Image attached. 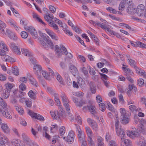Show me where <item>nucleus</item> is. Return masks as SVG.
I'll use <instances>...</instances> for the list:
<instances>
[{"label":"nucleus","mask_w":146,"mask_h":146,"mask_svg":"<svg viewBox=\"0 0 146 146\" xmlns=\"http://www.w3.org/2000/svg\"><path fill=\"white\" fill-rule=\"evenodd\" d=\"M126 56L127 58V61L129 64L134 68L136 66H135L136 62L135 60L132 59L130 55L129 54H126Z\"/></svg>","instance_id":"4be33fe9"},{"label":"nucleus","mask_w":146,"mask_h":146,"mask_svg":"<svg viewBox=\"0 0 146 146\" xmlns=\"http://www.w3.org/2000/svg\"><path fill=\"white\" fill-rule=\"evenodd\" d=\"M34 69L35 70V73L37 75H39V74L40 73V71L42 70V68L39 65L36 64L34 65Z\"/></svg>","instance_id":"b1692460"},{"label":"nucleus","mask_w":146,"mask_h":146,"mask_svg":"<svg viewBox=\"0 0 146 146\" xmlns=\"http://www.w3.org/2000/svg\"><path fill=\"white\" fill-rule=\"evenodd\" d=\"M106 9L109 11L110 13H113L114 14H117L116 11H117L111 7H108L106 8Z\"/></svg>","instance_id":"bf43d9fd"},{"label":"nucleus","mask_w":146,"mask_h":146,"mask_svg":"<svg viewBox=\"0 0 146 146\" xmlns=\"http://www.w3.org/2000/svg\"><path fill=\"white\" fill-rule=\"evenodd\" d=\"M103 141V138L100 136H98L97 139L98 146H104V145Z\"/></svg>","instance_id":"e433bc0d"},{"label":"nucleus","mask_w":146,"mask_h":146,"mask_svg":"<svg viewBox=\"0 0 146 146\" xmlns=\"http://www.w3.org/2000/svg\"><path fill=\"white\" fill-rule=\"evenodd\" d=\"M90 90L92 93L93 94H95L96 92V86L92 84H90Z\"/></svg>","instance_id":"338daca9"},{"label":"nucleus","mask_w":146,"mask_h":146,"mask_svg":"<svg viewBox=\"0 0 146 146\" xmlns=\"http://www.w3.org/2000/svg\"><path fill=\"white\" fill-rule=\"evenodd\" d=\"M7 90L8 89L11 90L13 87V84H11L9 83H6L5 85Z\"/></svg>","instance_id":"13d9d810"},{"label":"nucleus","mask_w":146,"mask_h":146,"mask_svg":"<svg viewBox=\"0 0 146 146\" xmlns=\"http://www.w3.org/2000/svg\"><path fill=\"white\" fill-rule=\"evenodd\" d=\"M6 27V24L0 20V33H5L3 28H5Z\"/></svg>","instance_id":"c756f323"},{"label":"nucleus","mask_w":146,"mask_h":146,"mask_svg":"<svg viewBox=\"0 0 146 146\" xmlns=\"http://www.w3.org/2000/svg\"><path fill=\"white\" fill-rule=\"evenodd\" d=\"M116 119L115 120V129L121 128V127L119 125L118 117L117 115L116 114Z\"/></svg>","instance_id":"09e8293b"},{"label":"nucleus","mask_w":146,"mask_h":146,"mask_svg":"<svg viewBox=\"0 0 146 146\" xmlns=\"http://www.w3.org/2000/svg\"><path fill=\"white\" fill-rule=\"evenodd\" d=\"M31 83L33 85L37 87L38 86V84L36 80L33 78H31L30 79Z\"/></svg>","instance_id":"5fc2aeb1"},{"label":"nucleus","mask_w":146,"mask_h":146,"mask_svg":"<svg viewBox=\"0 0 146 146\" xmlns=\"http://www.w3.org/2000/svg\"><path fill=\"white\" fill-rule=\"evenodd\" d=\"M10 142L7 137L0 132V146H6L5 144L9 145Z\"/></svg>","instance_id":"39448f33"},{"label":"nucleus","mask_w":146,"mask_h":146,"mask_svg":"<svg viewBox=\"0 0 146 146\" xmlns=\"http://www.w3.org/2000/svg\"><path fill=\"white\" fill-rule=\"evenodd\" d=\"M36 93L33 92L32 90H30L28 93L29 97L33 99H35L36 98Z\"/></svg>","instance_id":"f704fd0d"},{"label":"nucleus","mask_w":146,"mask_h":146,"mask_svg":"<svg viewBox=\"0 0 146 146\" xmlns=\"http://www.w3.org/2000/svg\"><path fill=\"white\" fill-rule=\"evenodd\" d=\"M120 143L121 145L124 144L126 146H129L132 144L131 142L129 139H125V137L121 139Z\"/></svg>","instance_id":"a878e982"},{"label":"nucleus","mask_w":146,"mask_h":146,"mask_svg":"<svg viewBox=\"0 0 146 146\" xmlns=\"http://www.w3.org/2000/svg\"><path fill=\"white\" fill-rule=\"evenodd\" d=\"M69 69L72 74L75 76L78 73V71L76 67L73 64H70L69 65Z\"/></svg>","instance_id":"aec40b11"},{"label":"nucleus","mask_w":146,"mask_h":146,"mask_svg":"<svg viewBox=\"0 0 146 146\" xmlns=\"http://www.w3.org/2000/svg\"><path fill=\"white\" fill-rule=\"evenodd\" d=\"M0 105L3 107L0 111V115L11 119L12 117L9 112L8 111V108L7 107V105L3 99L0 97Z\"/></svg>","instance_id":"f257e3e1"},{"label":"nucleus","mask_w":146,"mask_h":146,"mask_svg":"<svg viewBox=\"0 0 146 146\" xmlns=\"http://www.w3.org/2000/svg\"><path fill=\"white\" fill-rule=\"evenodd\" d=\"M75 116L76 120L79 124H81L82 123V120L81 117H80V115L78 114H76Z\"/></svg>","instance_id":"4d7b16f0"},{"label":"nucleus","mask_w":146,"mask_h":146,"mask_svg":"<svg viewBox=\"0 0 146 146\" xmlns=\"http://www.w3.org/2000/svg\"><path fill=\"white\" fill-rule=\"evenodd\" d=\"M9 38L11 39H12L14 40H17L18 38L17 37V36L16 34L13 32L12 33L11 36H9Z\"/></svg>","instance_id":"69168bd1"},{"label":"nucleus","mask_w":146,"mask_h":146,"mask_svg":"<svg viewBox=\"0 0 146 146\" xmlns=\"http://www.w3.org/2000/svg\"><path fill=\"white\" fill-rule=\"evenodd\" d=\"M88 110L90 111L93 114H94L96 113V108L94 106L91 105L90 106H87Z\"/></svg>","instance_id":"ea45409f"},{"label":"nucleus","mask_w":146,"mask_h":146,"mask_svg":"<svg viewBox=\"0 0 146 146\" xmlns=\"http://www.w3.org/2000/svg\"><path fill=\"white\" fill-rule=\"evenodd\" d=\"M42 73L43 76L46 79L49 80L50 79V76L48 74L45 70H42Z\"/></svg>","instance_id":"864d4df0"},{"label":"nucleus","mask_w":146,"mask_h":146,"mask_svg":"<svg viewBox=\"0 0 146 146\" xmlns=\"http://www.w3.org/2000/svg\"><path fill=\"white\" fill-rule=\"evenodd\" d=\"M108 105V108L109 110L112 111H114L115 109L113 106L111 105V104H110V102H109L107 103V105Z\"/></svg>","instance_id":"0e129e2a"},{"label":"nucleus","mask_w":146,"mask_h":146,"mask_svg":"<svg viewBox=\"0 0 146 146\" xmlns=\"http://www.w3.org/2000/svg\"><path fill=\"white\" fill-rule=\"evenodd\" d=\"M130 110L132 112L135 113L137 111H139L141 110V108H137L135 105L132 104L129 106Z\"/></svg>","instance_id":"412c9836"},{"label":"nucleus","mask_w":146,"mask_h":146,"mask_svg":"<svg viewBox=\"0 0 146 146\" xmlns=\"http://www.w3.org/2000/svg\"><path fill=\"white\" fill-rule=\"evenodd\" d=\"M4 31L5 32L4 34L2 33H0V34L3 35H7L8 36L9 38V36H11L12 33H13V32H12L11 31L10 29H9L6 28V31H5V30L4 29Z\"/></svg>","instance_id":"72a5a7b5"},{"label":"nucleus","mask_w":146,"mask_h":146,"mask_svg":"<svg viewBox=\"0 0 146 146\" xmlns=\"http://www.w3.org/2000/svg\"><path fill=\"white\" fill-rule=\"evenodd\" d=\"M22 136L23 139L25 142H29L30 141V139L29 138L25 133H23L22 134Z\"/></svg>","instance_id":"49530a36"},{"label":"nucleus","mask_w":146,"mask_h":146,"mask_svg":"<svg viewBox=\"0 0 146 146\" xmlns=\"http://www.w3.org/2000/svg\"><path fill=\"white\" fill-rule=\"evenodd\" d=\"M6 53H3L1 56V58L4 61L6 62H15V60L13 58H12L9 56L5 54Z\"/></svg>","instance_id":"2eb2a0df"},{"label":"nucleus","mask_w":146,"mask_h":146,"mask_svg":"<svg viewBox=\"0 0 146 146\" xmlns=\"http://www.w3.org/2000/svg\"><path fill=\"white\" fill-rule=\"evenodd\" d=\"M99 109L102 111H104L106 109L105 104L102 103L99 104Z\"/></svg>","instance_id":"e2e57ef3"},{"label":"nucleus","mask_w":146,"mask_h":146,"mask_svg":"<svg viewBox=\"0 0 146 146\" xmlns=\"http://www.w3.org/2000/svg\"><path fill=\"white\" fill-rule=\"evenodd\" d=\"M39 43L41 45L42 47L44 48H47L48 47V46L45 42L42 40V38H40Z\"/></svg>","instance_id":"37998d69"},{"label":"nucleus","mask_w":146,"mask_h":146,"mask_svg":"<svg viewBox=\"0 0 146 146\" xmlns=\"http://www.w3.org/2000/svg\"><path fill=\"white\" fill-rule=\"evenodd\" d=\"M60 96L63 103V105L65 107L66 111H68L67 116L69 119L70 121H73L74 119V117L72 113L69 112L70 110V106L68 104L69 100L64 93H62Z\"/></svg>","instance_id":"f03ea898"},{"label":"nucleus","mask_w":146,"mask_h":146,"mask_svg":"<svg viewBox=\"0 0 146 146\" xmlns=\"http://www.w3.org/2000/svg\"><path fill=\"white\" fill-rule=\"evenodd\" d=\"M1 128L3 132L5 133L9 134L10 132V129L6 123H2L1 125Z\"/></svg>","instance_id":"dca6fc26"},{"label":"nucleus","mask_w":146,"mask_h":146,"mask_svg":"<svg viewBox=\"0 0 146 146\" xmlns=\"http://www.w3.org/2000/svg\"><path fill=\"white\" fill-rule=\"evenodd\" d=\"M10 95V91L8 90H5L4 92L2 94V97L5 99L8 98Z\"/></svg>","instance_id":"c03bdc74"},{"label":"nucleus","mask_w":146,"mask_h":146,"mask_svg":"<svg viewBox=\"0 0 146 146\" xmlns=\"http://www.w3.org/2000/svg\"><path fill=\"white\" fill-rule=\"evenodd\" d=\"M129 116H122L121 118V122L123 124H126L129 122Z\"/></svg>","instance_id":"c85d7f7f"},{"label":"nucleus","mask_w":146,"mask_h":146,"mask_svg":"<svg viewBox=\"0 0 146 146\" xmlns=\"http://www.w3.org/2000/svg\"><path fill=\"white\" fill-rule=\"evenodd\" d=\"M50 113L52 117L54 120H56L58 118H59L58 112L57 110H55L54 112L50 111Z\"/></svg>","instance_id":"bb28decb"},{"label":"nucleus","mask_w":146,"mask_h":146,"mask_svg":"<svg viewBox=\"0 0 146 146\" xmlns=\"http://www.w3.org/2000/svg\"><path fill=\"white\" fill-rule=\"evenodd\" d=\"M21 51L22 54L28 56H32V54L31 52L29 50L24 48H21Z\"/></svg>","instance_id":"5701e85b"},{"label":"nucleus","mask_w":146,"mask_h":146,"mask_svg":"<svg viewBox=\"0 0 146 146\" xmlns=\"http://www.w3.org/2000/svg\"><path fill=\"white\" fill-rule=\"evenodd\" d=\"M119 111L122 117L129 115L125 109L124 108H120L119 109Z\"/></svg>","instance_id":"a19ab883"},{"label":"nucleus","mask_w":146,"mask_h":146,"mask_svg":"<svg viewBox=\"0 0 146 146\" xmlns=\"http://www.w3.org/2000/svg\"><path fill=\"white\" fill-rule=\"evenodd\" d=\"M85 130L88 137V140L89 146H94V143L92 138L93 133L92 130L90 127L87 126L85 127Z\"/></svg>","instance_id":"20e7f679"},{"label":"nucleus","mask_w":146,"mask_h":146,"mask_svg":"<svg viewBox=\"0 0 146 146\" xmlns=\"http://www.w3.org/2000/svg\"><path fill=\"white\" fill-rule=\"evenodd\" d=\"M135 129V130H133L131 131H127V135L132 139L139 136L140 135L139 133Z\"/></svg>","instance_id":"ddd939ff"},{"label":"nucleus","mask_w":146,"mask_h":146,"mask_svg":"<svg viewBox=\"0 0 146 146\" xmlns=\"http://www.w3.org/2000/svg\"><path fill=\"white\" fill-rule=\"evenodd\" d=\"M134 68L135 70L136 73L139 75H142V74H143L144 73H145L144 70L143 69H141L137 66L135 67Z\"/></svg>","instance_id":"c9c22d12"},{"label":"nucleus","mask_w":146,"mask_h":146,"mask_svg":"<svg viewBox=\"0 0 146 146\" xmlns=\"http://www.w3.org/2000/svg\"><path fill=\"white\" fill-rule=\"evenodd\" d=\"M108 16L111 18V19L115 21H117L119 22H122L123 21V20L119 17H116L114 15L109 14L108 15Z\"/></svg>","instance_id":"a18cd8bd"},{"label":"nucleus","mask_w":146,"mask_h":146,"mask_svg":"<svg viewBox=\"0 0 146 146\" xmlns=\"http://www.w3.org/2000/svg\"><path fill=\"white\" fill-rule=\"evenodd\" d=\"M0 55H2L4 53H7L8 52L9 49L3 40H1L0 42Z\"/></svg>","instance_id":"1a4fd4ad"},{"label":"nucleus","mask_w":146,"mask_h":146,"mask_svg":"<svg viewBox=\"0 0 146 146\" xmlns=\"http://www.w3.org/2000/svg\"><path fill=\"white\" fill-rule=\"evenodd\" d=\"M127 11L129 14H134L136 11V7L134 5H129L127 7Z\"/></svg>","instance_id":"a211bd4d"},{"label":"nucleus","mask_w":146,"mask_h":146,"mask_svg":"<svg viewBox=\"0 0 146 146\" xmlns=\"http://www.w3.org/2000/svg\"><path fill=\"white\" fill-rule=\"evenodd\" d=\"M55 51L56 53L58 56L59 57L61 56L62 54H64L66 55L67 53V51L66 49L62 45H60V48H59L58 45H56L55 46Z\"/></svg>","instance_id":"7ed1b4c3"},{"label":"nucleus","mask_w":146,"mask_h":146,"mask_svg":"<svg viewBox=\"0 0 146 146\" xmlns=\"http://www.w3.org/2000/svg\"><path fill=\"white\" fill-rule=\"evenodd\" d=\"M142 139L141 140H140L139 142V146H146V141L144 140L143 137L141 138Z\"/></svg>","instance_id":"6e6d98bb"},{"label":"nucleus","mask_w":146,"mask_h":146,"mask_svg":"<svg viewBox=\"0 0 146 146\" xmlns=\"http://www.w3.org/2000/svg\"><path fill=\"white\" fill-rule=\"evenodd\" d=\"M122 68L126 75H132L133 74L132 71L129 68L125 67H122Z\"/></svg>","instance_id":"2f4dec72"},{"label":"nucleus","mask_w":146,"mask_h":146,"mask_svg":"<svg viewBox=\"0 0 146 146\" xmlns=\"http://www.w3.org/2000/svg\"><path fill=\"white\" fill-rule=\"evenodd\" d=\"M126 2V0H122L121 1L118 7V9L119 10L121 11H123L125 7Z\"/></svg>","instance_id":"cd10ccee"},{"label":"nucleus","mask_w":146,"mask_h":146,"mask_svg":"<svg viewBox=\"0 0 146 146\" xmlns=\"http://www.w3.org/2000/svg\"><path fill=\"white\" fill-rule=\"evenodd\" d=\"M77 81L78 84L81 87H83L85 84L84 81L83 80L82 78L80 76L77 77Z\"/></svg>","instance_id":"7c9ffc66"},{"label":"nucleus","mask_w":146,"mask_h":146,"mask_svg":"<svg viewBox=\"0 0 146 146\" xmlns=\"http://www.w3.org/2000/svg\"><path fill=\"white\" fill-rule=\"evenodd\" d=\"M12 70V73L15 75H18L19 74V71L18 68L16 66H15L11 68Z\"/></svg>","instance_id":"4c0bfd02"},{"label":"nucleus","mask_w":146,"mask_h":146,"mask_svg":"<svg viewBox=\"0 0 146 146\" xmlns=\"http://www.w3.org/2000/svg\"><path fill=\"white\" fill-rule=\"evenodd\" d=\"M24 29L26 31L30 33L33 38H37V33L33 27L31 26H25Z\"/></svg>","instance_id":"0eeeda50"},{"label":"nucleus","mask_w":146,"mask_h":146,"mask_svg":"<svg viewBox=\"0 0 146 146\" xmlns=\"http://www.w3.org/2000/svg\"><path fill=\"white\" fill-rule=\"evenodd\" d=\"M28 114L32 117H34L40 121L44 120V117L39 114L34 113L31 111L29 110L28 111Z\"/></svg>","instance_id":"9b49d317"},{"label":"nucleus","mask_w":146,"mask_h":146,"mask_svg":"<svg viewBox=\"0 0 146 146\" xmlns=\"http://www.w3.org/2000/svg\"><path fill=\"white\" fill-rule=\"evenodd\" d=\"M115 131L117 135L121 139L125 137L124 130L121 127L115 129Z\"/></svg>","instance_id":"f3484780"},{"label":"nucleus","mask_w":146,"mask_h":146,"mask_svg":"<svg viewBox=\"0 0 146 146\" xmlns=\"http://www.w3.org/2000/svg\"><path fill=\"white\" fill-rule=\"evenodd\" d=\"M33 16L34 19L36 20L38 22L45 25V23L41 19L40 17L36 13H33Z\"/></svg>","instance_id":"393cba45"},{"label":"nucleus","mask_w":146,"mask_h":146,"mask_svg":"<svg viewBox=\"0 0 146 146\" xmlns=\"http://www.w3.org/2000/svg\"><path fill=\"white\" fill-rule=\"evenodd\" d=\"M11 142L13 146H25L24 143L19 139L14 138L11 140Z\"/></svg>","instance_id":"9d476101"},{"label":"nucleus","mask_w":146,"mask_h":146,"mask_svg":"<svg viewBox=\"0 0 146 146\" xmlns=\"http://www.w3.org/2000/svg\"><path fill=\"white\" fill-rule=\"evenodd\" d=\"M16 110L18 113L21 115H23L24 112L23 109L21 106H16Z\"/></svg>","instance_id":"de8ad7c7"},{"label":"nucleus","mask_w":146,"mask_h":146,"mask_svg":"<svg viewBox=\"0 0 146 146\" xmlns=\"http://www.w3.org/2000/svg\"><path fill=\"white\" fill-rule=\"evenodd\" d=\"M7 23L12 26V27L16 23L13 19H7Z\"/></svg>","instance_id":"8fccbe9b"},{"label":"nucleus","mask_w":146,"mask_h":146,"mask_svg":"<svg viewBox=\"0 0 146 146\" xmlns=\"http://www.w3.org/2000/svg\"><path fill=\"white\" fill-rule=\"evenodd\" d=\"M65 131V128L64 126H62L60 129L59 132L61 135H64Z\"/></svg>","instance_id":"680f3d73"},{"label":"nucleus","mask_w":146,"mask_h":146,"mask_svg":"<svg viewBox=\"0 0 146 146\" xmlns=\"http://www.w3.org/2000/svg\"><path fill=\"white\" fill-rule=\"evenodd\" d=\"M91 126L93 129L96 132L98 130V125L96 121L94 122L93 124H92Z\"/></svg>","instance_id":"603ef678"},{"label":"nucleus","mask_w":146,"mask_h":146,"mask_svg":"<svg viewBox=\"0 0 146 146\" xmlns=\"http://www.w3.org/2000/svg\"><path fill=\"white\" fill-rule=\"evenodd\" d=\"M10 48L14 53L18 55H20L21 52L20 49L18 48L17 46H16L15 43L11 42L9 44Z\"/></svg>","instance_id":"f8f14e48"},{"label":"nucleus","mask_w":146,"mask_h":146,"mask_svg":"<svg viewBox=\"0 0 146 146\" xmlns=\"http://www.w3.org/2000/svg\"><path fill=\"white\" fill-rule=\"evenodd\" d=\"M45 30L52 39L55 41H57L58 40V37L53 31L50 29L47 28L45 29Z\"/></svg>","instance_id":"4468645a"},{"label":"nucleus","mask_w":146,"mask_h":146,"mask_svg":"<svg viewBox=\"0 0 146 146\" xmlns=\"http://www.w3.org/2000/svg\"><path fill=\"white\" fill-rule=\"evenodd\" d=\"M57 23L60 25V26L63 29L67 28L68 26L66 24H63L62 22L60 20L58 21Z\"/></svg>","instance_id":"052dcab7"},{"label":"nucleus","mask_w":146,"mask_h":146,"mask_svg":"<svg viewBox=\"0 0 146 146\" xmlns=\"http://www.w3.org/2000/svg\"><path fill=\"white\" fill-rule=\"evenodd\" d=\"M144 5L141 4L138 6L136 8V13L139 16H143L145 11Z\"/></svg>","instance_id":"6e6552de"},{"label":"nucleus","mask_w":146,"mask_h":146,"mask_svg":"<svg viewBox=\"0 0 146 146\" xmlns=\"http://www.w3.org/2000/svg\"><path fill=\"white\" fill-rule=\"evenodd\" d=\"M98 26H99L102 29H104L106 32L107 31V30L109 27H107L105 25L102 24L100 22H99L98 23Z\"/></svg>","instance_id":"3c124183"},{"label":"nucleus","mask_w":146,"mask_h":146,"mask_svg":"<svg viewBox=\"0 0 146 146\" xmlns=\"http://www.w3.org/2000/svg\"><path fill=\"white\" fill-rule=\"evenodd\" d=\"M50 26L52 27L54 30H57V31H59L58 27V26L56 24L52 21H50L49 22Z\"/></svg>","instance_id":"79ce46f5"},{"label":"nucleus","mask_w":146,"mask_h":146,"mask_svg":"<svg viewBox=\"0 0 146 146\" xmlns=\"http://www.w3.org/2000/svg\"><path fill=\"white\" fill-rule=\"evenodd\" d=\"M39 35L41 37L40 38H42V40H46L48 38H49V37L47 36L46 34L42 33L40 31H39Z\"/></svg>","instance_id":"473e14b6"},{"label":"nucleus","mask_w":146,"mask_h":146,"mask_svg":"<svg viewBox=\"0 0 146 146\" xmlns=\"http://www.w3.org/2000/svg\"><path fill=\"white\" fill-rule=\"evenodd\" d=\"M45 88L47 91L50 93H52L54 92V90L52 89L51 88L47 85L45 86Z\"/></svg>","instance_id":"774afa93"},{"label":"nucleus","mask_w":146,"mask_h":146,"mask_svg":"<svg viewBox=\"0 0 146 146\" xmlns=\"http://www.w3.org/2000/svg\"><path fill=\"white\" fill-rule=\"evenodd\" d=\"M77 132L78 137L79 141L81 143L86 141L85 138L84 133L82 132L80 126L78 125L76 126Z\"/></svg>","instance_id":"423d86ee"},{"label":"nucleus","mask_w":146,"mask_h":146,"mask_svg":"<svg viewBox=\"0 0 146 146\" xmlns=\"http://www.w3.org/2000/svg\"><path fill=\"white\" fill-rule=\"evenodd\" d=\"M55 75L56 76V78L58 82L61 84L63 83V80L60 75L56 72H55Z\"/></svg>","instance_id":"58836bf2"},{"label":"nucleus","mask_w":146,"mask_h":146,"mask_svg":"<svg viewBox=\"0 0 146 146\" xmlns=\"http://www.w3.org/2000/svg\"><path fill=\"white\" fill-rule=\"evenodd\" d=\"M74 133L72 131L69 132L67 138V141L68 143H72L74 139Z\"/></svg>","instance_id":"6ab92c4d"}]
</instances>
